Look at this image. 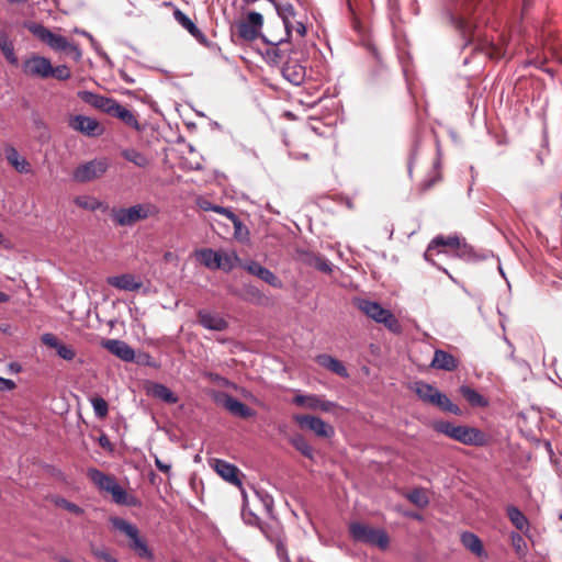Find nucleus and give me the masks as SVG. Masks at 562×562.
Segmentation results:
<instances>
[{
	"instance_id": "27",
	"label": "nucleus",
	"mask_w": 562,
	"mask_h": 562,
	"mask_svg": "<svg viewBox=\"0 0 562 562\" xmlns=\"http://www.w3.org/2000/svg\"><path fill=\"white\" fill-rule=\"evenodd\" d=\"M147 393L167 404H176L178 402V396L169 387L161 383H151L147 387Z\"/></svg>"
},
{
	"instance_id": "23",
	"label": "nucleus",
	"mask_w": 562,
	"mask_h": 562,
	"mask_svg": "<svg viewBox=\"0 0 562 562\" xmlns=\"http://www.w3.org/2000/svg\"><path fill=\"white\" fill-rule=\"evenodd\" d=\"M110 521L113 526V529L125 539L126 542H131L137 535L140 533L139 529L136 525L120 518V517H111Z\"/></svg>"
},
{
	"instance_id": "28",
	"label": "nucleus",
	"mask_w": 562,
	"mask_h": 562,
	"mask_svg": "<svg viewBox=\"0 0 562 562\" xmlns=\"http://www.w3.org/2000/svg\"><path fill=\"white\" fill-rule=\"evenodd\" d=\"M316 361L319 366L328 369L341 378L348 376V371L341 361L333 358L329 355H318Z\"/></svg>"
},
{
	"instance_id": "20",
	"label": "nucleus",
	"mask_w": 562,
	"mask_h": 562,
	"mask_svg": "<svg viewBox=\"0 0 562 562\" xmlns=\"http://www.w3.org/2000/svg\"><path fill=\"white\" fill-rule=\"evenodd\" d=\"M126 547L139 559L146 561H154L155 559L153 550L142 533L137 535L131 542H126Z\"/></svg>"
},
{
	"instance_id": "32",
	"label": "nucleus",
	"mask_w": 562,
	"mask_h": 562,
	"mask_svg": "<svg viewBox=\"0 0 562 562\" xmlns=\"http://www.w3.org/2000/svg\"><path fill=\"white\" fill-rule=\"evenodd\" d=\"M0 49L2 54L4 55L8 63H10L13 66H16L19 60L14 53V46L12 41L9 38L8 34L0 30Z\"/></svg>"
},
{
	"instance_id": "49",
	"label": "nucleus",
	"mask_w": 562,
	"mask_h": 562,
	"mask_svg": "<svg viewBox=\"0 0 562 562\" xmlns=\"http://www.w3.org/2000/svg\"><path fill=\"white\" fill-rule=\"evenodd\" d=\"M317 270L324 272V273H330L331 272V262L327 260L324 257L316 256L313 258L311 262Z\"/></svg>"
},
{
	"instance_id": "16",
	"label": "nucleus",
	"mask_w": 562,
	"mask_h": 562,
	"mask_svg": "<svg viewBox=\"0 0 562 562\" xmlns=\"http://www.w3.org/2000/svg\"><path fill=\"white\" fill-rule=\"evenodd\" d=\"M199 323L209 330L222 331L228 327V323L224 317L217 313H212L206 310L198 312Z\"/></svg>"
},
{
	"instance_id": "43",
	"label": "nucleus",
	"mask_w": 562,
	"mask_h": 562,
	"mask_svg": "<svg viewBox=\"0 0 562 562\" xmlns=\"http://www.w3.org/2000/svg\"><path fill=\"white\" fill-rule=\"evenodd\" d=\"M452 255L467 261H474L480 259L479 256L475 254L473 247L467 244L465 241H460L459 246L457 247Z\"/></svg>"
},
{
	"instance_id": "39",
	"label": "nucleus",
	"mask_w": 562,
	"mask_h": 562,
	"mask_svg": "<svg viewBox=\"0 0 562 562\" xmlns=\"http://www.w3.org/2000/svg\"><path fill=\"white\" fill-rule=\"evenodd\" d=\"M451 21L452 23L456 25V27L461 32V34L465 37L468 35H471L472 37L467 42V45L469 43H472L474 41V33H473V30H474V25L473 23L463 18V16H454L452 15L451 16Z\"/></svg>"
},
{
	"instance_id": "50",
	"label": "nucleus",
	"mask_w": 562,
	"mask_h": 562,
	"mask_svg": "<svg viewBox=\"0 0 562 562\" xmlns=\"http://www.w3.org/2000/svg\"><path fill=\"white\" fill-rule=\"evenodd\" d=\"M55 504L58 507L65 508L66 510L74 513L76 515H80L82 513V509L78 505H76L71 502H68L66 498H63V497H57L55 499Z\"/></svg>"
},
{
	"instance_id": "30",
	"label": "nucleus",
	"mask_w": 562,
	"mask_h": 562,
	"mask_svg": "<svg viewBox=\"0 0 562 562\" xmlns=\"http://www.w3.org/2000/svg\"><path fill=\"white\" fill-rule=\"evenodd\" d=\"M5 157L18 172L27 173L30 171V164L25 158L21 157L14 147H8L5 149Z\"/></svg>"
},
{
	"instance_id": "51",
	"label": "nucleus",
	"mask_w": 562,
	"mask_h": 562,
	"mask_svg": "<svg viewBox=\"0 0 562 562\" xmlns=\"http://www.w3.org/2000/svg\"><path fill=\"white\" fill-rule=\"evenodd\" d=\"M90 402L93 406L95 414L99 417H105V400L101 396L95 395L90 397Z\"/></svg>"
},
{
	"instance_id": "45",
	"label": "nucleus",
	"mask_w": 562,
	"mask_h": 562,
	"mask_svg": "<svg viewBox=\"0 0 562 562\" xmlns=\"http://www.w3.org/2000/svg\"><path fill=\"white\" fill-rule=\"evenodd\" d=\"M238 35L246 41H254L259 35V30L250 25L246 21L241 22L237 26Z\"/></svg>"
},
{
	"instance_id": "57",
	"label": "nucleus",
	"mask_w": 562,
	"mask_h": 562,
	"mask_svg": "<svg viewBox=\"0 0 562 562\" xmlns=\"http://www.w3.org/2000/svg\"><path fill=\"white\" fill-rule=\"evenodd\" d=\"M15 387L13 380L4 379L0 376V391H11Z\"/></svg>"
},
{
	"instance_id": "2",
	"label": "nucleus",
	"mask_w": 562,
	"mask_h": 562,
	"mask_svg": "<svg viewBox=\"0 0 562 562\" xmlns=\"http://www.w3.org/2000/svg\"><path fill=\"white\" fill-rule=\"evenodd\" d=\"M358 308L369 318L383 324L392 333H400L401 325L391 311L383 308L378 302L360 299L357 301Z\"/></svg>"
},
{
	"instance_id": "36",
	"label": "nucleus",
	"mask_w": 562,
	"mask_h": 562,
	"mask_svg": "<svg viewBox=\"0 0 562 562\" xmlns=\"http://www.w3.org/2000/svg\"><path fill=\"white\" fill-rule=\"evenodd\" d=\"M432 405L438 406L441 411L449 412L458 416L462 415V411L459 408V406L453 404L451 400L440 391L436 393Z\"/></svg>"
},
{
	"instance_id": "13",
	"label": "nucleus",
	"mask_w": 562,
	"mask_h": 562,
	"mask_svg": "<svg viewBox=\"0 0 562 562\" xmlns=\"http://www.w3.org/2000/svg\"><path fill=\"white\" fill-rule=\"evenodd\" d=\"M241 267L252 276L258 277L269 285L280 289L282 288V281L269 269L262 267L255 260L247 261Z\"/></svg>"
},
{
	"instance_id": "21",
	"label": "nucleus",
	"mask_w": 562,
	"mask_h": 562,
	"mask_svg": "<svg viewBox=\"0 0 562 562\" xmlns=\"http://www.w3.org/2000/svg\"><path fill=\"white\" fill-rule=\"evenodd\" d=\"M223 406L234 416L240 417V418H250L255 416V411H252L250 407H248L245 403L240 402L239 400L226 395L223 401Z\"/></svg>"
},
{
	"instance_id": "8",
	"label": "nucleus",
	"mask_w": 562,
	"mask_h": 562,
	"mask_svg": "<svg viewBox=\"0 0 562 562\" xmlns=\"http://www.w3.org/2000/svg\"><path fill=\"white\" fill-rule=\"evenodd\" d=\"M108 115L117 119L124 125L137 132L143 130L135 113L112 98H108Z\"/></svg>"
},
{
	"instance_id": "18",
	"label": "nucleus",
	"mask_w": 562,
	"mask_h": 562,
	"mask_svg": "<svg viewBox=\"0 0 562 562\" xmlns=\"http://www.w3.org/2000/svg\"><path fill=\"white\" fill-rule=\"evenodd\" d=\"M175 20L186 29L200 44L207 45V38L204 33L194 24V22L181 10L173 12Z\"/></svg>"
},
{
	"instance_id": "31",
	"label": "nucleus",
	"mask_w": 562,
	"mask_h": 562,
	"mask_svg": "<svg viewBox=\"0 0 562 562\" xmlns=\"http://www.w3.org/2000/svg\"><path fill=\"white\" fill-rule=\"evenodd\" d=\"M120 154L125 160L138 168H146L150 162L146 155L135 148H122Z\"/></svg>"
},
{
	"instance_id": "58",
	"label": "nucleus",
	"mask_w": 562,
	"mask_h": 562,
	"mask_svg": "<svg viewBox=\"0 0 562 562\" xmlns=\"http://www.w3.org/2000/svg\"><path fill=\"white\" fill-rule=\"evenodd\" d=\"M155 465L157 467V469L159 471H161L164 473H169L170 470H171V464L167 463V462H164L158 457H155Z\"/></svg>"
},
{
	"instance_id": "55",
	"label": "nucleus",
	"mask_w": 562,
	"mask_h": 562,
	"mask_svg": "<svg viewBox=\"0 0 562 562\" xmlns=\"http://www.w3.org/2000/svg\"><path fill=\"white\" fill-rule=\"evenodd\" d=\"M246 22L260 31V29L263 24V18L259 12L252 11L247 14Z\"/></svg>"
},
{
	"instance_id": "15",
	"label": "nucleus",
	"mask_w": 562,
	"mask_h": 562,
	"mask_svg": "<svg viewBox=\"0 0 562 562\" xmlns=\"http://www.w3.org/2000/svg\"><path fill=\"white\" fill-rule=\"evenodd\" d=\"M293 403L299 406H304L308 409H318L322 412H330L334 407H336V403L323 400L317 395L299 394L293 398Z\"/></svg>"
},
{
	"instance_id": "37",
	"label": "nucleus",
	"mask_w": 562,
	"mask_h": 562,
	"mask_svg": "<svg viewBox=\"0 0 562 562\" xmlns=\"http://www.w3.org/2000/svg\"><path fill=\"white\" fill-rule=\"evenodd\" d=\"M196 257L206 268L213 270L218 268V251L211 248H203L196 251Z\"/></svg>"
},
{
	"instance_id": "33",
	"label": "nucleus",
	"mask_w": 562,
	"mask_h": 562,
	"mask_svg": "<svg viewBox=\"0 0 562 562\" xmlns=\"http://www.w3.org/2000/svg\"><path fill=\"white\" fill-rule=\"evenodd\" d=\"M462 544L474 554L481 557L484 554V549L481 539L473 532L465 531L461 535Z\"/></svg>"
},
{
	"instance_id": "40",
	"label": "nucleus",
	"mask_w": 562,
	"mask_h": 562,
	"mask_svg": "<svg viewBox=\"0 0 562 562\" xmlns=\"http://www.w3.org/2000/svg\"><path fill=\"white\" fill-rule=\"evenodd\" d=\"M291 445L300 451L304 457L313 459V448L308 441L300 434H296L290 438Z\"/></svg>"
},
{
	"instance_id": "26",
	"label": "nucleus",
	"mask_w": 562,
	"mask_h": 562,
	"mask_svg": "<svg viewBox=\"0 0 562 562\" xmlns=\"http://www.w3.org/2000/svg\"><path fill=\"white\" fill-rule=\"evenodd\" d=\"M475 49L482 52L491 59H501L507 56V48L504 47V45H497L487 40L480 41L476 44Z\"/></svg>"
},
{
	"instance_id": "44",
	"label": "nucleus",
	"mask_w": 562,
	"mask_h": 562,
	"mask_svg": "<svg viewBox=\"0 0 562 562\" xmlns=\"http://www.w3.org/2000/svg\"><path fill=\"white\" fill-rule=\"evenodd\" d=\"M406 497L419 508H425L429 504V498L423 488H414L406 495Z\"/></svg>"
},
{
	"instance_id": "9",
	"label": "nucleus",
	"mask_w": 562,
	"mask_h": 562,
	"mask_svg": "<svg viewBox=\"0 0 562 562\" xmlns=\"http://www.w3.org/2000/svg\"><path fill=\"white\" fill-rule=\"evenodd\" d=\"M108 493L111 494L112 501L126 507H140L142 502L132 493L122 487L113 477L108 475Z\"/></svg>"
},
{
	"instance_id": "7",
	"label": "nucleus",
	"mask_w": 562,
	"mask_h": 562,
	"mask_svg": "<svg viewBox=\"0 0 562 562\" xmlns=\"http://www.w3.org/2000/svg\"><path fill=\"white\" fill-rule=\"evenodd\" d=\"M293 418L302 428L313 431L318 437L330 438L335 434L334 427L319 417L312 415H295Z\"/></svg>"
},
{
	"instance_id": "25",
	"label": "nucleus",
	"mask_w": 562,
	"mask_h": 562,
	"mask_svg": "<svg viewBox=\"0 0 562 562\" xmlns=\"http://www.w3.org/2000/svg\"><path fill=\"white\" fill-rule=\"evenodd\" d=\"M108 284L124 291H136L142 286V282L131 273L108 278Z\"/></svg>"
},
{
	"instance_id": "35",
	"label": "nucleus",
	"mask_w": 562,
	"mask_h": 562,
	"mask_svg": "<svg viewBox=\"0 0 562 562\" xmlns=\"http://www.w3.org/2000/svg\"><path fill=\"white\" fill-rule=\"evenodd\" d=\"M506 510H507V516H508L510 522L519 531H525L528 529V527H529L528 519L526 518V516L522 514V512L518 507H516L514 505H509Z\"/></svg>"
},
{
	"instance_id": "47",
	"label": "nucleus",
	"mask_w": 562,
	"mask_h": 562,
	"mask_svg": "<svg viewBox=\"0 0 562 562\" xmlns=\"http://www.w3.org/2000/svg\"><path fill=\"white\" fill-rule=\"evenodd\" d=\"M199 206L203 210V211H212V212H215L217 214H222L224 216H226L227 218H229L231 216H234V212L227 207H224V206H221V205H215V204H212L210 201L207 200H203L199 203Z\"/></svg>"
},
{
	"instance_id": "48",
	"label": "nucleus",
	"mask_w": 562,
	"mask_h": 562,
	"mask_svg": "<svg viewBox=\"0 0 562 562\" xmlns=\"http://www.w3.org/2000/svg\"><path fill=\"white\" fill-rule=\"evenodd\" d=\"M89 479L99 487L100 491H105V474L97 469H88Z\"/></svg>"
},
{
	"instance_id": "14",
	"label": "nucleus",
	"mask_w": 562,
	"mask_h": 562,
	"mask_svg": "<svg viewBox=\"0 0 562 562\" xmlns=\"http://www.w3.org/2000/svg\"><path fill=\"white\" fill-rule=\"evenodd\" d=\"M211 465L222 479L235 486H241V481L238 476L239 470L236 465L222 459H213Z\"/></svg>"
},
{
	"instance_id": "52",
	"label": "nucleus",
	"mask_w": 562,
	"mask_h": 562,
	"mask_svg": "<svg viewBox=\"0 0 562 562\" xmlns=\"http://www.w3.org/2000/svg\"><path fill=\"white\" fill-rule=\"evenodd\" d=\"M49 77H54L59 80H66L70 77V71L64 65L57 67L52 66V72H49Z\"/></svg>"
},
{
	"instance_id": "61",
	"label": "nucleus",
	"mask_w": 562,
	"mask_h": 562,
	"mask_svg": "<svg viewBox=\"0 0 562 562\" xmlns=\"http://www.w3.org/2000/svg\"><path fill=\"white\" fill-rule=\"evenodd\" d=\"M245 290H246L247 294H249L254 297H258V299L261 297V292L256 286L247 285V286H245Z\"/></svg>"
},
{
	"instance_id": "56",
	"label": "nucleus",
	"mask_w": 562,
	"mask_h": 562,
	"mask_svg": "<svg viewBox=\"0 0 562 562\" xmlns=\"http://www.w3.org/2000/svg\"><path fill=\"white\" fill-rule=\"evenodd\" d=\"M255 493L260 498V501L262 502V505L266 508V510L268 513H271L272 507H273V498L270 495L263 494V493H261L259 491H256Z\"/></svg>"
},
{
	"instance_id": "54",
	"label": "nucleus",
	"mask_w": 562,
	"mask_h": 562,
	"mask_svg": "<svg viewBox=\"0 0 562 562\" xmlns=\"http://www.w3.org/2000/svg\"><path fill=\"white\" fill-rule=\"evenodd\" d=\"M282 42L283 41L280 40L278 43H274L273 46L270 49H268V52H267V54L269 56H271V55L273 56V57H271V60L274 63H281L283 59L284 52L278 47L279 44H281Z\"/></svg>"
},
{
	"instance_id": "42",
	"label": "nucleus",
	"mask_w": 562,
	"mask_h": 562,
	"mask_svg": "<svg viewBox=\"0 0 562 562\" xmlns=\"http://www.w3.org/2000/svg\"><path fill=\"white\" fill-rule=\"evenodd\" d=\"M234 226V237L241 241L246 243L249 240V231L246 225L239 220V217L234 213V216L228 218Z\"/></svg>"
},
{
	"instance_id": "3",
	"label": "nucleus",
	"mask_w": 562,
	"mask_h": 562,
	"mask_svg": "<svg viewBox=\"0 0 562 562\" xmlns=\"http://www.w3.org/2000/svg\"><path fill=\"white\" fill-rule=\"evenodd\" d=\"M436 429L464 445L482 446L485 441L483 432L473 427L454 426L449 422H441L437 424Z\"/></svg>"
},
{
	"instance_id": "29",
	"label": "nucleus",
	"mask_w": 562,
	"mask_h": 562,
	"mask_svg": "<svg viewBox=\"0 0 562 562\" xmlns=\"http://www.w3.org/2000/svg\"><path fill=\"white\" fill-rule=\"evenodd\" d=\"M459 392L471 406L486 407L488 405V401L469 385H461Z\"/></svg>"
},
{
	"instance_id": "62",
	"label": "nucleus",
	"mask_w": 562,
	"mask_h": 562,
	"mask_svg": "<svg viewBox=\"0 0 562 562\" xmlns=\"http://www.w3.org/2000/svg\"><path fill=\"white\" fill-rule=\"evenodd\" d=\"M95 105L103 110L105 108V99L103 97H100L97 101H95Z\"/></svg>"
},
{
	"instance_id": "5",
	"label": "nucleus",
	"mask_w": 562,
	"mask_h": 562,
	"mask_svg": "<svg viewBox=\"0 0 562 562\" xmlns=\"http://www.w3.org/2000/svg\"><path fill=\"white\" fill-rule=\"evenodd\" d=\"M153 207L149 204H135L127 209L113 211V220L121 226H131L151 214Z\"/></svg>"
},
{
	"instance_id": "6",
	"label": "nucleus",
	"mask_w": 562,
	"mask_h": 562,
	"mask_svg": "<svg viewBox=\"0 0 562 562\" xmlns=\"http://www.w3.org/2000/svg\"><path fill=\"white\" fill-rule=\"evenodd\" d=\"M460 241L461 240L457 236H437L428 245L424 255L425 259L435 263L432 259L435 255L439 256L448 255L450 252L453 254L457 247L459 246Z\"/></svg>"
},
{
	"instance_id": "11",
	"label": "nucleus",
	"mask_w": 562,
	"mask_h": 562,
	"mask_svg": "<svg viewBox=\"0 0 562 562\" xmlns=\"http://www.w3.org/2000/svg\"><path fill=\"white\" fill-rule=\"evenodd\" d=\"M23 72L31 77L48 78L52 72V63L42 56H32L23 63Z\"/></svg>"
},
{
	"instance_id": "38",
	"label": "nucleus",
	"mask_w": 562,
	"mask_h": 562,
	"mask_svg": "<svg viewBox=\"0 0 562 562\" xmlns=\"http://www.w3.org/2000/svg\"><path fill=\"white\" fill-rule=\"evenodd\" d=\"M218 268L225 272H229L234 269L236 263L239 261V257L235 251H218Z\"/></svg>"
},
{
	"instance_id": "60",
	"label": "nucleus",
	"mask_w": 562,
	"mask_h": 562,
	"mask_svg": "<svg viewBox=\"0 0 562 562\" xmlns=\"http://www.w3.org/2000/svg\"><path fill=\"white\" fill-rule=\"evenodd\" d=\"M512 541H513V546L516 548V550L519 551L521 548V544L524 543L522 537L519 533H513Z\"/></svg>"
},
{
	"instance_id": "1",
	"label": "nucleus",
	"mask_w": 562,
	"mask_h": 562,
	"mask_svg": "<svg viewBox=\"0 0 562 562\" xmlns=\"http://www.w3.org/2000/svg\"><path fill=\"white\" fill-rule=\"evenodd\" d=\"M349 533L355 541L376 546L382 550H385L390 544V538L385 530L372 528L361 522H351Z\"/></svg>"
},
{
	"instance_id": "59",
	"label": "nucleus",
	"mask_w": 562,
	"mask_h": 562,
	"mask_svg": "<svg viewBox=\"0 0 562 562\" xmlns=\"http://www.w3.org/2000/svg\"><path fill=\"white\" fill-rule=\"evenodd\" d=\"M43 341H44L46 345H48V346H50V347H54V348H56V347L60 344V342H58V340L56 339V337H55V336H53L52 334H45V335L43 336Z\"/></svg>"
},
{
	"instance_id": "34",
	"label": "nucleus",
	"mask_w": 562,
	"mask_h": 562,
	"mask_svg": "<svg viewBox=\"0 0 562 562\" xmlns=\"http://www.w3.org/2000/svg\"><path fill=\"white\" fill-rule=\"evenodd\" d=\"M414 391L422 401L430 404H432L436 397V393L439 392V390L436 389L434 385L423 381H418L415 383Z\"/></svg>"
},
{
	"instance_id": "19",
	"label": "nucleus",
	"mask_w": 562,
	"mask_h": 562,
	"mask_svg": "<svg viewBox=\"0 0 562 562\" xmlns=\"http://www.w3.org/2000/svg\"><path fill=\"white\" fill-rule=\"evenodd\" d=\"M261 532L268 540L276 544V551L281 562H291L288 550L281 540V528L276 524V528L270 532L265 526L260 527Z\"/></svg>"
},
{
	"instance_id": "4",
	"label": "nucleus",
	"mask_w": 562,
	"mask_h": 562,
	"mask_svg": "<svg viewBox=\"0 0 562 562\" xmlns=\"http://www.w3.org/2000/svg\"><path fill=\"white\" fill-rule=\"evenodd\" d=\"M30 30L53 49L58 52H69L70 54H74L75 57H80L81 54L78 47L70 44L65 36L55 34L41 24H35Z\"/></svg>"
},
{
	"instance_id": "22",
	"label": "nucleus",
	"mask_w": 562,
	"mask_h": 562,
	"mask_svg": "<svg viewBox=\"0 0 562 562\" xmlns=\"http://www.w3.org/2000/svg\"><path fill=\"white\" fill-rule=\"evenodd\" d=\"M458 360L449 352L437 349L434 352V358L431 360L430 367L445 371H453L458 368Z\"/></svg>"
},
{
	"instance_id": "53",
	"label": "nucleus",
	"mask_w": 562,
	"mask_h": 562,
	"mask_svg": "<svg viewBox=\"0 0 562 562\" xmlns=\"http://www.w3.org/2000/svg\"><path fill=\"white\" fill-rule=\"evenodd\" d=\"M57 355L64 360H72L75 358V351L71 347L64 344H59L56 348Z\"/></svg>"
},
{
	"instance_id": "63",
	"label": "nucleus",
	"mask_w": 562,
	"mask_h": 562,
	"mask_svg": "<svg viewBox=\"0 0 562 562\" xmlns=\"http://www.w3.org/2000/svg\"><path fill=\"white\" fill-rule=\"evenodd\" d=\"M98 441L102 448H105V434H101L98 438Z\"/></svg>"
},
{
	"instance_id": "10",
	"label": "nucleus",
	"mask_w": 562,
	"mask_h": 562,
	"mask_svg": "<svg viewBox=\"0 0 562 562\" xmlns=\"http://www.w3.org/2000/svg\"><path fill=\"white\" fill-rule=\"evenodd\" d=\"M104 172L105 161L95 159L78 166L72 173V178L77 182H88L102 176Z\"/></svg>"
},
{
	"instance_id": "12",
	"label": "nucleus",
	"mask_w": 562,
	"mask_h": 562,
	"mask_svg": "<svg viewBox=\"0 0 562 562\" xmlns=\"http://www.w3.org/2000/svg\"><path fill=\"white\" fill-rule=\"evenodd\" d=\"M283 78L293 86H300L306 77L305 67L296 59L289 58L281 69Z\"/></svg>"
},
{
	"instance_id": "41",
	"label": "nucleus",
	"mask_w": 562,
	"mask_h": 562,
	"mask_svg": "<svg viewBox=\"0 0 562 562\" xmlns=\"http://www.w3.org/2000/svg\"><path fill=\"white\" fill-rule=\"evenodd\" d=\"M241 518L245 524L249 526H257L259 528L261 526H265L270 532L276 528V524H278L277 521L273 524H261L259 517L250 509H248L245 505L243 506L241 509Z\"/></svg>"
},
{
	"instance_id": "24",
	"label": "nucleus",
	"mask_w": 562,
	"mask_h": 562,
	"mask_svg": "<svg viewBox=\"0 0 562 562\" xmlns=\"http://www.w3.org/2000/svg\"><path fill=\"white\" fill-rule=\"evenodd\" d=\"M108 351L126 362H132L135 359L133 348L122 340L108 339Z\"/></svg>"
},
{
	"instance_id": "46",
	"label": "nucleus",
	"mask_w": 562,
	"mask_h": 562,
	"mask_svg": "<svg viewBox=\"0 0 562 562\" xmlns=\"http://www.w3.org/2000/svg\"><path fill=\"white\" fill-rule=\"evenodd\" d=\"M76 205L83 210L94 211L102 206V204L94 199L93 196L89 195H80L75 199Z\"/></svg>"
},
{
	"instance_id": "17",
	"label": "nucleus",
	"mask_w": 562,
	"mask_h": 562,
	"mask_svg": "<svg viewBox=\"0 0 562 562\" xmlns=\"http://www.w3.org/2000/svg\"><path fill=\"white\" fill-rule=\"evenodd\" d=\"M69 126L87 136H94L98 134L99 123L89 116L75 115L70 117Z\"/></svg>"
},
{
	"instance_id": "64",
	"label": "nucleus",
	"mask_w": 562,
	"mask_h": 562,
	"mask_svg": "<svg viewBox=\"0 0 562 562\" xmlns=\"http://www.w3.org/2000/svg\"><path fill=\"white\" fill-rule=\"evenodd\" d=\"M9 295L0 291V303H5L9 301Z\"/></svg>"
}]
</instances>
